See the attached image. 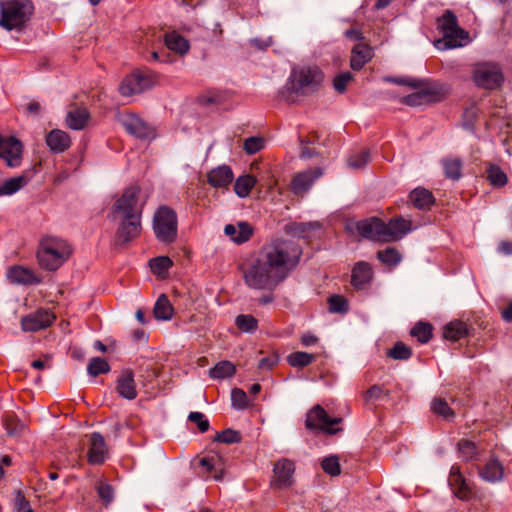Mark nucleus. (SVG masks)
Segmentation results:
<instances>
[{"instance_id":"nucleus-5","label":"nucleus","mask_w":512,"mask_h":512,"mask_svg":"<svg viewBox=\"0 0 512 512\" xmlns=\"http://www.w3.org/2000/svg\"><path fill=\"white\" fill-rule=\"evenodd\" d=\"M436 24L437 30L442 34V38L435 41L438 49L461 47L469 38L468 32L459 26L457 17L451 10H445Z\"/></svg>"},{"instance_id":"nucleus-31","label":"nucleus","mask_w":512,"mask_h":512,"mask_svg":"<svg viewBox=\"0 0 512 512\" xmlns=\"http://www.w3.org/2000/svg\"><path fill=\"white\" fill-rule=\"evenodd\" d=\"M441 165L447 179L457 181L462 177L463 161L459 157H444L441 160Z\"/></svg>"},{"instance_id":"nucleus-25","label":"nucleus","mask_w":512,"mask_h":512,"mask_svg":"<svg viewBox=\"0 0 512 512\" xmlns=\"http://www.w3.org/2000/svg\"><path fill=\"white\" fill-rule=\"evenodd\" d=\"M46 144L54 153H62L71 145L70 136L59 129L50 131L46 136Z\"/></svg>"},{"instance_id":"nucleus-14","label":"nucleus","mask_w":512,"mask_h":512,"mask_svg":"<svg viewBox=\"0 0 512 512\" xmlns=\"http://www.w3.org/2000/svg\"><path fill=\"white\" fill-rule=\"evenodd\" d=\"M55 316L52 312L45 309H39L34 313H31L21 320V327L26 332H36L49 327Z\"/></svg>"},{"instance_id":"nucleus-20","label":"nucleus","mask_w":512,"mask_h":512,"mask_svg":"<svg viewBox=\"0 0 512 512\" xmlns=\"http://www.w3.org/2000/svg\"><path fill=\"white\" fill-rule=\"evenodd\" d=\"M295 471L294 463L288 459H281L274 465L273 485L277 488L290 486L292 483V475Z\"/></svg>"},{"instance_id":"nucleus-43","label":"nucleus","mask_w":512,"mask_h":512,"mask_svg":"<svg viewBox=\"0 0 512 512\" xmlns=\"http://www.w3.org/2000/svg\"><path fill=\"white\" fill-rule=\"evenodd\" d=\"M487 179L495 187H503L507 184V175L497 165H490L486 170Z\"/></svg>"},{"instance_id":"nucleus-35","label":"nucleus","mask_w":512,"mask_h":512,"mask_svg":"<svg viewBox=\"0 0 512 512\" xmlns=\"http://www.w3.org/2000/svg\"><path fill=\"white\" fill-rule=\"evenodd\" d=\"M236 372L234 364L228 360L218 362L209 370V376L212 379H225L232 377Z\"/></svg>"},{"instance_id":"nucleus-6","label":"nucleus","mask_w":512,"mask_h":512,"mask_svg":"<svg viewBox=\"0 0 512 512\" xmlns=\"http://www.w3.org/2000/svg\"><path fill=\"white\" fill-rule=\"evenodd\" d=\"M153 231L156 239L163 244H172L178 235V219L176 212L166 206H160L153 217Z\"/></svg>"},{"instance_id":"nucleus-2","label":"nucleus","mask_w":512,"mask_h":512,"mask_svg":"<svg viewBox=\"0 0 512 512\" xmlns=\"http://www.w3.org/2000/svg\"><path fill=\"white\" fill-rule=\"evenodd\" d=\"M324 80V74L318 67H302L293 69L279 96L294 102L297 96H309L317 92Z\"/></svg>"},{"instance_id":"nucleus-36","label":"nucleus","mask_w":512,"mask_h":512,"mask_svg":"<svg viewBox=\"0 0 512 512\" xmlns=\"http://www.w3.org/2000/svg\"><path fill=\"white\" fill-rule=\"evenodd\" d=\"M256 182L257 180L254 176L242 175L236 179L234 184V191L240 198H245L250 194Z\"/></svg>"},{"instance_id":"nucleus-24","label":"nucleus","mask_w":512,"mask_h":512,"mask_svg":"<svg viewBox=\"0 0 512 512\" xmlns=\"http://www.w3.org/2000/svg\"><path fill=\"white\" fill-rule=\"evenodd\" d=\"M233 177L232 169L227 165H222L207 174V181L214 188H225L232 183Z\"/></svg>"},{"instance_id":"nucleus-40","label":"nucleus","mask_w":512,"mask_h":512,"mask_svg":"<svg viewBox=\"0 0 512 512\" xmlns=\"http://www.w3.org/2000/svg\"><path fill=\"white\" fill-rule=\"evenodd\" d=\"M433 326L430 323L418 322L410 331L411 336L420 343H427L432 338Z\"/></svg>"},{"instance_id":"nucleus-44","label":"nucleus","mask_w":512,"mask_h":512,"mask_svg":"<svg viewBox=\"0 0 512 512\" xmlns=\"http://www.w3.org/2000/svg\"><path fill=\"white\" fill-rule=\"evenodd\" d=\"M431 410L434 414L450 420L454 417L453 409L448 405L443 398H434L431 402Z\"/></svg>"},{"instance_id":"nucleus-37","label":"nucleus","mask_w":512,"mask_h":512,"mask_svg":"<svg viewBox=\"0 0 512 512\" xmlns=\"http://www.w3.org/2000/svg\"><path fill=\"white\" fill-rule=\"evenodd\" d=\"M370 160L369 149H362L358 152L351 153L347 158V165L353 170L363 169Z\"/></svg>"},{"instance_id":"nucleus-46","label":"nucleus","mask_w":512,"mask_h":512,"mask_svg":"<svg viewBox=\"0 0 512 512\" xmlns=\"http://www.w3.org/2000/svg\"><path fill=\"white\" fill-rule=\"evenodd\" d=\"M377 258L387 266H396L401 261V254L397 249L388 247L384 250L378 251Z\"/></svg>"},{"instance_id":"nucleus-3","label":"nucleus","mask_w":512,"mask_h":512,"mask_svg":"<svg viewBox=\"0 0 512 512\" xmlns=\"http://www.w3.org/2000/svg\"><path fill=\"white\" fill-rule=\"evenodd\" d=\"M70 255V246L65 240L57 237H44L37 251L39 265L49 271L57 270Z\"/></svg>"},{"instance_id":"nucleus-30","label":"nucleus","mask_w":512,"mask_h":512,"mask_svg":"<svg viewBox=\"0 0 512 512\" xmlns=\"http://www.w3.org/2000/svg\"><path fill=\"white\" fill-rule=\"evenodd\" d=\"M31 180V175L29 172H24L20 176L10 178L0 184V196H10L21 188L26 186L28 182Z\"/></svg>"},{"instance_id":"nucleus-10","label":"nucleus","mask_w":512,"mask_h":512,"mask_svg":"<svg viewBox=\"0 0 512 512\" xmlns=\"http://www.w3.org/2000/svg\"><path fill=\"white\" fill-rule=\"evenodd\" d=\"M142 216H121V221L115 233V244L124 245L138 238L141 234Z\"/></svg>"},{"instance_id":"nucleus-50","label":"nucleus","mask_w":512,"mask_h":512,"mask_svg":"<svg viewBox=\"0 0 512 512\" xmlns=\"http://www.w3.org/2000/svg\"><path fill=\"white\" fill-rule=\"evenodd\" d=\"M321 467L330 476H338L341 473L339 458L335 455L325 457L321 462Z\"/></svg>"},{"instance_id":"nucleus-7","label":"nucleus","mask_w":512,"mask_h":512,"mask_svg":"<svg viewBox=\"0 0 512 512\" xmlns=\"http://www.w3.org/2000/svg\"><path fill=\"white\" fill-rule=\"evenodd\" d=\"M342 418L330 417L325 409L317 404L313 406L306 415L305 427L312 431H321L323 433L334 435L340 432L341 428H333L334 425L340 424Z\"/></svg>"},{"instance_id":"nucleus-61","label":"nucleus","mask_w":512,"mask_h":512,"mask_svg":"<svg viewBox=\"0 0 512 512\" xmlns=\"http://www.w3.org/2000/svg\"><path fill=\"white\" fill-rule=\"evenodd\" d=\"M465 478L463 477L460 467L457 465H453L450 469L449 474V485L451 486L452 490L459 486L462 481H464Z\"/></svg>"},{"instance_id":"nucleus-49","label":"nucleus","mask_w":512,"mask_h":512,"mask_svg":"<svg viewBox=\"0 0 512 512\" xmlns=\"http://www.w3.org/2000/svg\"><path fill=\"white\" fill-rule=\"evenodd\" d=\"M242 440L241 433L233 429H225L216 434L214 441L225 444L239 443Z\"/></svg>"},{"instance_id":"nucleus-15","label":"nucleus","mask_w":512,"mask_h":512,"mask_svg":"<svg viewBox=\"0 0 512 512\" xmlns=\"http://www.w3.org/2000/svg\"><path fill=\"white\" fill-rule=\"evenodd\" d=\"M121 124L129 134L137 138L150 139L154 137V129L137 115L128 114L123 116Z\"/></svg>"},{"instance_id":"nucleus-34","label":"nucleus","mask_w":512,"mask_h":512,"mask_svg":"<svg viewBox=\"0 0 512 512\" xmlns=\"http://www.w3.org/2000/svg\"><path fill=\"white\" fill-rule=\"evenodd\" d=\"M166 47L178 54H185L189 50V42L181 35L172 32L165 35L164 39Z\"/></svg>"},{"instance_id":"nucleus-11","label":"nucleus","mask_w":512,"mask_h":512,"mask_svg":"<svg viewBox=\"0 0 512 512\" xmlns=\"http://www.w3.org/2000/svg\"><path fill=\"white\" fill-rule=\"evenodd\" d=\"M153 84L154 80L151 75L136 71L123 79L119 86V92L123 96H131L149 89Z\"/></svg>"},{"instance_id":"nucleus-27","label":"nucleus","mask_w":512,"mask_h":512,"mask_svg":"<svg viewBox=\"0 0 512 512\" xmlns=\"http://www.w3.org/2000/svg\"><path fill=\"white\" fill-rule=\"evenodd\" d=\"M90 113L85 107H75L66 116V124L70 129L82 130L88 123Z\"/></svg>"},{"instance_id":"nucleus-19","label":"nucleus","mask_w":512,"mask_h":512,"mask_svg":"<svg viewBox=\"0 0 512 512\" xmlns=\"http://www.w3.org/2000/svg\"><path fill=\"white\" fill-rule=\"evenodd\" d=\"M224 233L232 242L239 245L251 239L254 228L246 221H239L236 224H227L224 227Z\"/></svg>"},{"instance_id":"nucleus-17","label":"nucleus","mask_w":512,"mask_h":512,"mask_svg":"<svg viewBox=\"0 0 512 512\" xmlns=\"http://www.w3.org/2000/svg\"><path fill=\"white\" fill-rule=\"evenodd\" d=\"M412 229V222L401 216L391 219L385 223L383 242H395L400 240Z\"/></svg>"},{"instance_id":"nucleus-51","label":"nucleus","mask_w":512,"mask_h":512,"mask_svg":"<svg viewBox=\"0 0 512 512\" xmlns=\"http://www.w3.org/2000/svg\"><path fill=\"white\" fill-rule=\"evenodd\" d=\"M329 310L333 313L345 314L349 310L348 301L341 295H332L328 299Z\"/></svg>"},{"instance_id":"nucleus-56","label":"nucleus","mask_w":512,"mask_h":512,"mask_svg":"<svg viewBox=\"0 0 512 512\" xmlns=\"http://www.w3.org/2000/svg\"><path fill=\"white\" fill-rule=\"evenodd\" d=\"M264 146V140L261 137H249L244 141L243 149L249 154L253 155L259 152Z\"/></svg>"},{"instance_id":"nucleus-21","label":"nucleus","mask_w":512,"mask_h":512,"mask_svg":"<svg viewBox=\"0 0 512 512\" xmlns=\"http://www.w3.org/2000/svg\"><path fill=\"white\" fill-rule=\"evenodd\" d=\"M372 276V268L367 262H357L352 269L351 284L357 290L365 289Z\"/></svg>"},{"instance_id":"nucleus-26","label":"nucleus","mask_w":512,"mask_h":512,"mask_svg":"<svg viewBox=\"0 0 512 512\" xmlns=\"http://www.w3.org/2000/svg\"><path fill=\"white\" fill-rule=\"evenodd\" d=\"M7 277L12 283L32 285L41 282V279L34 275V273L22 266H13L9 268Z\"/></svg>"},{"instance_id":"nucleus-52","label":"nucleus","mask_w":512,"mask_h":512,"mask_svg":"<svg viewBox=\"0 0 512 512\" xmlns=\"http://www.w3.org/2000/svg\"><path fill=\"white\" fill-rule=\"evenodd\" d=\"M232 406L238 410H244L248 408L249 401L247 394L240 388H233L231 391Z\"/></svg>"},{"instance_id":"nucleus-57","label":"nucleus","mask_w":512,"mask_h":512,"mask_svg":"<svg viewBox=\"0 0 512 512\" xmlns=\"http://www.w3.org/2000/svg\"><path fill=\"white\" fill-rule=\"evenodd\" d=\"M188 420L196 424L202 433L208 431L210 428L209 420L201 412H190L188 415Z\"/></svg>"},{"instance_id":"nucleus-22","label":"nucleus","mask_w":512,"mask_h":512,"mask_svg":"<svg viewBox=\"0 0 512 512\" xmlns=\"http://www.w3.org/2000/svg\"><path fill=\"white\" fill-rule=\"evenodd\" d=\"M373 57V50L367 43L353 46L350 57V67L354 71L361 70Z\"/></svg>"},{"instance_id":"nucleus-4","label":"nucleus","mask_w":512,"mask_h":512,"mask_svg":"<svg viewBox=\"0 0 512 512\" xmlns=\"http://www.w3.org/2000/svg\"><path fill=\"white\" fill-rule=\"evenodd\" d=\"M34 5L30 0H1L0 26L4 29L20 30L30 20Z\"/></svg>"},{"instance_id":"nucleus-32","label":"nucleus","mask_w":512,"mask_h":512,"mask_svg":"<svg viewBox=\"0 0 512 512\" xmlns=\"http://www.w3.org/2000/svg\"><path fill=\"white\" fill-rule=\"evenodd\" d=\"M174 308L165 294H161L153 308L154 317L157 320L167 321L173 316Z\"/></svg>"},{"instance_id":"nucleus-38","label":"nucleus","mask_w":512,"mask_h":512,"mask_svg":"<svg viewBox=\"0 0 512 512\" xmlns=\"http://www.w3.org/2000/svg\"><path fill=\"white\" fill-rule=\"evenodd\" d=\"M236 327L244 333H253L258 329V320L251 314H240L235 318Z\"/></svg>"},{"instance_id":"nucleus-54","label":"nucleus","mask_w":512,"mask_h":512,"mask_svg":"<svg viewBox=\"0 0 512 512\" xmlns=\"http://www.w3.org/2000/svg\"><path fill=\"white\" fill-rule=\"evenodd\" d=\"M4 426L9 436H16L24 429V425L12 415L5 417Z\"/></svg>"},{"instance_id":"nucleus-33","label":"nucleus","mask_w":512,"mask_h":512,"mask_svg":"<svg viewBox=\"0 0 512 512\" xmlns=\"http://www.w3.org/2000/svg\"><path fill=\"white\" fill-rule=\"evenodd\" d=\"M468 334L467 324L461 320H454L444 327L443 336L450 341H457Z\"/></svg>"},{"instance_id":"nucleus-13","label":"nucleus","mask_w":512,"mask_h":512,"mask_svg":"<svg viewBox=\"0 0 512 512\" xmlns=\"http://www.w3.org/2000/svg\"><path fill=\"white\" fill-rule=\"evenodd\" d=\"M22 144L14 137L4 138L0 136V158L4 159L7 166L14 168L21 164Z\"/></svg>"},{"instance_id":"nucleus-41","label":"nucleus","mask_w":512,"mask_h":512,"mask_svg":"<svg viewBox=\"0 0 512 512\" xmlns=\"http://www.w3.org/2000/svg\"><path fill=\"white\" fill-rule=\"evenodd\" d=\"M457 448L459 457L463 460L472 461L477 459L478 451L474 442L467 439H461L457 444Z\"/></svg>"},{"instance_id":"nucleus-45","label":"nucleus","mask_w":512,"mask_h":512,"mask_svg":"<svg viewBox=\"0 0 512 512\" xmlns=\"http://www.w3.org/2000/svg\"><path fill=\"white\" fill-rule=\"evenodd\" d=\"M109 371V363L104 358L101 357H93L92 359H90L87 366V372L92 377H96L100 374H106Z\"/></svg>"},{"instance_id":"nucleus-16","label":"nucleus","mask_w":512,"mask_h":512,"mask_svg":"<svg viewBox=\"0 0 512 512\" xmlns=\"http://www.w3.org/2000/svg\"><path fill=\"white\" fill-rule=\"evenodd\" d=\"M322 175L323 170L320 167L310 168L295 174L291 181L292 192L296 195L306 193Z\"/></svg>"},{"instance_id":"nucleus-64","label":"nucleus","mask_w":512,"mask_h":512,"mask_svg":"<svg viewBox=\"0 0 512 512\" xmlns=\"http://www.w3.org/2000/svg\"><path fill=\"white\" fill-rule=\"evenodd\" d=\"M385 394L388 396V392H384L383 388L378 385L371 386L365 395L366 400H378L381 398V396Z\"/></svg>"},{"instance_id":"nucleus-62","label":"nucleus","mask_w":512,"mask_h":512,"mask_svg":"<svg viewBox=\"0 0 512 512\" xmlns=\"http://www.w3.org/2000/svg\"><path fill=\"white\" fill-rule=\"evenodd\" d=\"M313 228L311 223H299L294 224L291 228L293 234L298 237L305 238L307 237L308 232H310Z\"/></svg>"},{"instance_id":"nucleus-8","label":"nucleus","mask_w":512,"mask_h":512,"mask_svg":"<svg viewBox=\"0 0 512 512\" xmlns=\"http://www.w3.org/2000/svg\"><path fill=\"white\" fill-rule=\"evenodd\" d=\"M139 186L126 188L112 206V214L119 216H142L143 204H139Z\"/></svg>"},{"instance_id":"nucleus-55","label":"nucleus","mask_w":512,"mask_h":512,"mask_svg":"<svg viewBox=\"0 0 512 512\" xmlns=\"http://www.w3.org/2000/svg\"><path fill=\"white\" fill-rule=\"evenodd\" d=\"M96 491H97L99 498L104 502V504L106 506L109 505L113 501L114 489L110 484L100 482L96 486Z\"/></svg>"},{"instance_id":"nucleus-47","label":"nucleus","mask_w":512,"mask_h":512,"mask_svg":"<svg viewBox=\"0 0 512 512\" xmlns=\"http://www.w3.org/2000/svg\"><path fill=\"white\" fill-rule=\"evenodd\" d=\"M387 356L395 360H408L412 356V350L403 342L398 341L393 348L388 350Z\"/></svg>"},{"instance_id":"nucleus-48","label":"nucleus","mask_w":512,"mask_h":512,"mask_svg":"<svg viewBox=\"0 0 512 512\" xmlns=\"http://www.w3.org/2000/svg\"><path fill=\"white\" fill-rule=\"evenodd\" d=\"M149 265L154 274L161 275L172 267L173 262L168 256H158L151 259Z\"/></svg>"},{"instance_id":"nucleus-58","label":"nucleus","mask_w":512,"mask_h":512,"mask_svg":"<svg viewBox=\"0 0 512 512\" xmlns=\"http://www.w3.org/2000/svg\"><path fill=\"white\" fill-rule=\"evenodd\" d=\"M352 79L353 75L350 72L340 73L334 78L333 87L338 93H343Z\"/></svg>"},{"instance_id":"nucleus-28","label":"nucleus","mask_w":512,"mask_h":512,"mask_svg":"<svg viewBox=\"0 0 512 512\" xmlns=\"http://www.w3.org/2000/svg\"><path fill=\"white\" fill-rule=\"evenodd\" d=\"M413 205L420 210H428L434 204V196L431 191L423 187H417L409 194Z\"/></svg>"},{"instance_id":"nucleus-60","label":"nucleus","mask_w":512,"mask_h":512,"mask_svg":"<svg viewBox=\"0 0 512 512\" xmlns=\"http://www.w3.org/2000/svg\"><path fill=\"white\" fill-rule=\"evenodd\" d=\"M452 491L458 499L463 501H468L472 497V490L468 483L466 482V479L462 481L461 484L454 488V490Z\"/></svg>"},{"instance_id":"nucleus-59","label":"nucleus","mask_w":512,"mask_h":512,"mask_svg":"<svg viewBox=\"0 0 512 512\" xmlns=\"http://www.w3.org/2000/svg\"><path fill=\"white\" fill-rule=\"evenodd\" d=\"M419 91L425 103L437 102L441 99V92L438 87L427 86Z\"/></svg>"},{"instance_id":"nucleus-53","label":"nucleus","mask_w":512,"mask_h":512,"mask_svg":"<svg viewBox=\"0 0 512 512\" xmlns=\"http://www.w3.org/2000/svg\"><path fill=\"white\" fill-rule=\"evenodd\" d=\"M14 495L13 507L15 512H34L22 490H16Z\"/></svg>"},{"instance_id":"nucleus-18","label":"nucleus","mask_w":512,"mask_h":512,"mask_svg":"<svg viewBox=\"0 0 512 512\" xmlns=\"http://www.w3.org/2000/svg\"><path fill=\"white\" fill-rule=\"evenodd\" d=\"M108 455V449L103 436L94 432L90 437V447L88 450V462L92 465H100L104 463Z\"/></svg>"},{"instance_id":"nucleus-1","label":"nucleus","mask_w":512,"mask_h":512,"mask_svg":"<svg viewBox=\"0 0 512 512\" xmlns=\"http://www.w3.org/2000/svg\"><path fill=\"white\" fill-rule=\"evenodd\" d=\"M302 249L293 241L276 239L264 245L243 271L245 284L256 290L273 291L299 263Z\"/></svg>"},{"instance_id":"nucleus-42","label":"nucleus","mask_w":512,"mask_h":512,"mask_svg":"<svg viewBox=\"0 0 512 512\" xmlns=\"http://www.w3.org/2000/svg\"><path fill=\"white\" fill-rule=\"evenodd\" d=\"M200 465L205 468V470L212 474V477L215 480H221L223 476V470L219 468L220 466V459L218 457H203L200 460Z\"/></svg>"},{"instance_id":"nucleus-12","label":"nucleus","mask_w":512,"mask_h":512,"mask_svg":"<svg viewBox=\"0 0 512 512\" xmlns=\"http://www.w3.org/2000/svg\"><path fill=\"white\" fill-rule=\"evenodd\" d=\"M358 234L368 240L383 242L385 222L377 217L363 219L354 223Z\"/></svg>"},{"instance_id":"nucleus-9","label":"nucleus","mask_w":512,"mask_h":512,"mask_svg":"<svg viewBox=\"0 0 512 512\" xmlns=\"http://www.w3.org/2000/svg\"><path fill=\"white\" fill-rule=\"evenodd\" d=\"M473 80L478 87L493 90L502 85L504 76L498 64L481 63L473 70Z\"/></svg>"},{"instance_id":"nucleus-63","label":"nucleus","mask_w":512,"mask_h":512,"mask_svg":"<svg viewBox=\"0 0 512 512\" xmlns=\"http://www.w3.org/2000/svg\"><path fill=\"white\" fill-rule=\"evenodd\" d=\"M402 101L404 104L409 106H420L425 104L420 91L405 96Z\"/></svg>"},{"instance_id":"nucleus-39","label":"nucleus","mask_w":512,"mask_h":512,"mask_svg":"<svg viewBox=\"0 0 512 512\" xmlns=\"http://www.w3.org/2000/svg\"><path fill=\"white\" fill-rule=\"evenodd\" d=\"M315 356L303 351H297L287 356V362L291 367L304 368L312 363Z\"/></svg>"},{"instance_id":"nucleus-23","label":"nucleus","mask_w":512,"mask_h":512,"mask_svg":"<svg viewBox=\"0 0 512 512\" xmlns=\"http://www.w3.org/2000/svg\"><path fill=\"white\" fill-rule=\"evenodd\" d=\"M116 390L121 397L128 400H133L137 397L134 374L131 370L122 371L117 379Z\"/></svg>"},{"instance_id":"nucleus-29","label":"nucleus","mask_w":512,"mask_h":512,"mask_svg":"<svg viewBox=\"0 0 512 512\" xmlns=\"http://www.w3.org/2000/svg\"><path fill=\"white\" fill-rule=\"evenodd\" d=\"M480 477L487 482H496L503 478L504 467L496 458H491L479 471Z\"/></svg>"}]
</instances>
